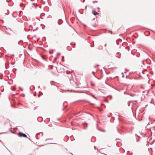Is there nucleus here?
Returning a JSON list of instances; mask_svg holds the SVG:
<instances>
[{
    "mask_svg": "<svg viewBox=\"0 0 155 155\" xmlns=\"http://www.w3.org/2000/svg\"><path fill=\"white\" fill-rule=\"evenodd\" d=\"M18 136L20 137H27V135L25 134L22 132H19L18 134Z\"/></svg>",
    "mask_w": 155,
    "mask_h": 155,
    "instance_id": "obj_1",
    "label": "nucleus"
},
{
    "mask_svg": "<svg viewBox=\"0 0 155 155\" xmlns=\"http://www.w3.org/2000/svg\"><path fill=\"white\" fill-rule=\"evenodd\" d=\"M12 16L14 18H16L17 16V14L16 12H14L12 14Z\"/></svg>",
    "mask_w": 155,
    "mask_h": 155,
    "instance_id": "obj_2",
    "label": "nucleus"
},
{
    "mask_svg": "<svg viewBox=\"0 0 155 155\" xmlns=\"http://www.w3.org/2000/svg\"><path fill=\"white\" fill-rule=\"evenodd\" d=\"M92 13L94 15H97L99 14L98 13L96 12H95L94 10H93L92 11Z\"/></svg>",
    "mask_w": 155,
    "mask_h": 155,
    "instance_id": "obj_3",
    "label": "nucleus"
},
{
    "mask_svg": "<svg viewBox=\"0 0 155 155\" xmlns=\"http://www.w3.org/2000/svg\"><path fill=\"white\" fill-rule=\"evenodd\" d=\"M63 21L62 20L60 19L58 21V23L59 25L63 23Z\"/></svg>",
    "mask_w": 155,
    "mask_h": 155,
    "instance_id": "obj_4",
    "label": "nucleus"
},
{
    "mask_svg": "<svg viewBox=\"0 0 155 155\" xmlns=\"http://www.w3.org/2000/svg\"><path fill=\"white\" fill-rule=\"evenodd\" d=\"M116 57L120 58V54L119 53H117Z\"/></svg>",
    "mask_w": 155,
    "mask_h": 155,
    "instance_id": "obj_5",
    "label": "nucleus"
},
{
    "mask_svg": "<svg viewBox=\"0 0 155 155\" xmlns=\"http://www.w3.org/2000/svg\"><path fill=\"white\" fill-rule=\"evenodd\" d=\"M97 129L98 130H99L101 131H102V132H105V130H102V129H101V128H97Z\"/></svg>",
    "mask_w": 155,
    "mask_h": 155,
    "instance_id": "obj_6",
    "label": "nucleus"
},
{
    "mask_svg": "<svg viewBox=\"0 0 155 155\" xmlns=\"http://www.w3.org/2000/svg\"><path fill=\"white\" fill-rule=\"evenodd\" d=\"M23 42V41L22 40H21L20 41H19L18 42V44L19 45H23L22 44H20V43L21 42V43H22Z\"/></svg>",
    "mask_w": 155,
    "mask_h": 155,
    "instance_id": "obj_7",
    "label": "nucleus"
},
{
    "mask_svg": "<svg viewBox=\"0 0 155 155\" xmlns=\"http://www.w3.org/2000/svg\"><path fill=\"white\" fill-rule=\"evenodd\" d=\"M84 125H86V126H84V129H86V128H87V123L86 122H84Z\"/></svg>",
    "mask_w": 155,
    "mask_h": 155,
    "instance_id": "obj_8",
    "label": "nucleus"
},
{
    "mask_svg": "<svg viewBox=\"0 0 155 155\" xmlns=\"http://www.w3.org/2000/svg\"><path fill=\"white\" fill-rule=\"evenodd\" d=\"M40 135V133H37L36 134V138H37L38 139H39V138L38 137V135Z\"/></svg>",
    "mask_w": 155,
    "mask_h": 155,
    "instance_id": "obj_9",
    "label": "nucleus"
},
{
    "mask_svg": "<svg viewBox=\"0 0 155 155\" xmlns=\"http://www.w3.org/2000/svg\"><path fill=\"white\" fill-rule=\"evenodd\" d=\"M149 73L151 75H153V71H150L149 72Z\"/></svg>",
    "mask_w": 155,
    "mask_h": 155,
    "instance_id": "obj_10",
    "label": "nucleus"
},
{
    "mask_svg": "<svg viewBox=\"0 0 155 155\" xmlns=\"http://www.w3.org/2000/svg\"><path fill=\"white\" fill-rule=\"evenodd\" d=\"M64 56H62V61H64Z\"/></svg>",
    "mask_w": 155,
    "mask_h": 155,
    "instance_id": "obj_11",
    "label": "nucleus"
},
{
    "mask_svg": "<svg viewBox=\"0 0 155 155\" xmlns=\"http://www.w3.org/2000/svg\"><path fill=\"white\" fill-rule=\"evenodd\" d=\"M147 71V69H143V72L144 71Z\"/></svg>",
    "mask_w": 155,
    "mask_h": 155,
    "instance_id": "obj_12",
    "label": "nucleus"
},
{
    "mask_svg": "<svg viewBox=\"0 0 155 155\" xmlns=\"http://www.w3.org/2000/svg\"><path fill=\"white\" fill-rule=\"evenodd\" d=\"M66 73H67V74H70L71 73V72H70V71H66Z\"/></svg>",
    "mask_w": 155,
    "mask_h": 155,
    "instance_id": "obj_13",
    "label": "nucleus"
},
{
    "mask_svg": "<svg viewBox=\"0 0 155 155\" xmlns=\"http://www.w3.org/2000/svg\"><path fill=\"white\" fill-rule=\"evenodd\" d=\"M24 5V4L23 3H22L20 4V6L22 7Z\"/></svg>",
    "mask_w": 155,
    "mask_h": 155,
    "instance_id": "obj_14",
    "label": "nucleus"
},
{
    "mask_svg": "<svg viewBox=\"0 0 155 155\" xmlns=\"http://www.w3.org/2000/svg\"><path fill=\"white\" fill-rule=\"evenodd\" d=\"M98 2L97 1H93V2L94 3L95 2Z\"/></svg>",
    "mask_w": 155,
    "mask_h": 155,
    "instance_id": "obj_15",
    "label": "nucleus"
},
{
    "mask_svg": "<svg viewBox=\"0 0 155 155\" xmlns=\"http://www.w3.org/2000/svg\"><path fill=\"white\" fill-rule=\"evenodd\" d=\"M144 60H143V61H142V64L144 65H145V64L144 63Z\"/></svg>",
    "mask_w": 155,
    "mask_h": 155,
    "instance_id": "obj_16",
    "label": "nucleus"
},
{
    "mask_svg": "<svg viewBox=\"0 0 155 155\" xmlns=\"http://www.w3.org/2000/svg\"><path fill=\"white\" fill-rule=\"evenodd\" d=\"M109 32L111 34H112L113 33V32L111 31L110 30L109 31Z\"/></svg>",
    "mask_w": 155,
    "mask_h": 155,
    "instance_id": "obj_17",
    "label": "nucleus"
},
{
    "mask_svg": "<svg viewBox=\"0 0 155 155\" xmlns=\"http://www.w3.org/2000/svg\"><path fill=\"white\" fill-rule=\"evenodd\" d=\"M92 97H94V98H95V99H96V97H95V96H94V95H92Z\"/></svg>",
    "mask_w": 155,
    "mask_h": 155,
    "instance_id": "obj_18",
    "label": "nucleus"
},
{
    "mask_svg": "<svg viewBox=\"0 0 155 155\" xmlns=\"http://www.w3.org/2000/svg\"><path fill=\"white\" fill-rule=\"evenodd\" d=\"M127 104L128 106H130V103L129 102H128Z\"/></svg>",
    "mask_w": 155,
    "mask_h": 155,
    "instance_id": "obj_19",
    "label": "nucleus"
},
{
    "mask_svg": "<svg viewBox=\"0 0 155 155\" xmlns=\"http://www.w3.org/2000/svg\"><path fill=\"white\" fill-rule=\"evenodd\" d=\"M12 90H13V91L15 90V88L14 87H13V88L12 89Z\"/></svg>",
    "mask_w": 155,
    "mask_h": 155,
    "instance_id": "obj_20",
    "label": "nucleus"
},
{
    "mask_svg": "<svg viewBox=\"0 0 155 155\" xmlns=\"http://www.w3.org/2000/svg\"><path fill=\"white\" fill-rule=\"evenodd\" d=\"M19 88L20 89V90L21 91H23V89L21 88L20 87H19Z\"/></svg>",
    "mask_w": 155,
    "mask_h": 155,
    "instance_id": "obj_21",
    "label": "nucleus"
},
{
    "mask_svg": "<svg viewBox=\"0 0 155 155\" xmlns=\"http://www.w3.org/2000/svg\"><path fill=\"white\" fill-rule=\"evenodd\" d=\"M118 40H119V41H122V40H121V39H120H120H118Z\"/></svg>",
    "mask_w": 155,
    "mask_h": 155,
    "instance_id": "obj_22",
    "label": "nucleus"
},
{
    "mask_svg": "<svg viewBox=\"0 0 155 155\" xmlns=\"http://www.w3.org/2000/svg\"><path fill=\"white\" fill-rule=\"evenodd\" d=\"M116 42H117V45H119V44L118 42H117V41H116Z\"/></svg>",
    "mask_w": 155,
    "mask_h": 155,
    "instance_id": "obj_23",
    "label": "nucleus"
},
{
    "mask_svg": "<svg viewBox=\"0 0 155 155\" xmlns=\"http://www.w3.org/2000/svg\"><path fill=\"white\" fill-rule=\"evenodd\" d=\"M74 46L73 47V48H74L75 47V43H74Z\"/></svg>",
    "mask_w": 155,
    "mask_h": 155,
    "instance_id": "obj_24",
    "label": "nucleus"
},
{
    "mask_svg": "<svg viewBox=\"0 0 155 155\" xmlns=\"http://www.w3.org/2000/svg\"><path fill=\"white\" fill-rule=\"evenodd\" d=\"M9 12H8V13H5L7 15H8L9 14Z\"/></svg>",
    "mask_w": 155,
    "mask_h": 155,
    "instance_id": "obj_25",
    "label": "nucleus"
},
{
    "mask_svg": "<svg viewBox=\"0 0 155 155\" xmlns=\"http://www.w3.org/2000/svg\"><path fill=\"white\" fill-rule=\"evenodd\" d=\"M10 1H8V0H6V2H9Z\"/></svg>",
    "mask_w": 155,
    "mask_h": 155,
    "instance_id": "obj_26",
    "label": "nucleus"
},
{
    "mask_svg": "<svg viewBox=\"0 0 155 155\" xmlns=\"http://www.w3.org/2000/svg\"><path fill=\"white\" fill-rule=\"evenodd\" d=\"M2 79H3V78L2 77H1V78L0 77V79L2 80Z\"/></svg>",
    "mask_w": 155,
    "mask_h": 155,
    "instance_id": "obj_27",
    "label": "nucleus"
},
{
    "mask_svg": "<svg viewBox=\"0 0 155 155\" xmlns=\"http://www.w3.org/2000/svg\"><path fill=\"white\" fill-rule=\"evenodd\" d=\"M32 5H35V3H32Z\"/></svg>",
    "mask_w": 155,
    "mask_h": 155,
    "instance_id": "obj_28",
    "label": "nucleus"
},
{
    "mask_svg": "<svg viewBox=\"0 0 155 155\" xmlns=\"http://www.w3.org/2000/svg\"><path fill=\"white\" fill-rule=\"evenodd\" d=\"M125 70H126V71H129V70H127V69H125Z\"/></svg>",
    "mask_w": 155,
    "mask_h": 155,
    "instance_id": "obj_29",
    "label": "nucleus"
},
{
    "mask_svg": "<svg viewBox=\"0 0 155 155\" xmlns=\"http://www.w3.org/2000/svg\"><path fill=\"white\" fill-rule=\"evenodd\" d=\"M32 26L31 25H30L29 26V27H32Z\"/></svg>",
    "mask_w": 155,
    "mask_h": 155,
    "instance_id": "obj_30",
    "label": "nucleus"
},
{
    "mask_svg": "<svg viewBox=\"0 0 155 155\" xmlns=\"http://www.w3.org/2000/svg\"><path fill=\"white\" fill-rule=\"evenodd\" d=\"M51 85H53V84H52V83H51Z\"/></svg>",
    "mask_w": 155,
    "mask_h": 155,
    "instance_id": "obj_31",
    "label": "nucleus"
},
{
    "mask_svg": "<svg viewBox=\"0 0 155 155\" xmlns=\"http://www.w3.org/2000/svg\"><path fill=\"white\" fill-rule=\"evenodd\" d=\"M60 53H58V55H60Z\"/></svg>",
    "mask_w": 155,
    "mask_h": 155,
    "instance_id": "obj_32",
    "label": "nucleus"
},
{
    "mask_svg": "<svg viewBox=\"0 0 155 155\" xmlns=\"http://www.w3.org/2000/svg\"><path fill=\"white\" fill-rule=\"evenodd\" d=\"M112 98V97L111 96H110V99H111Z\"/></svg>",
    "mask_w": 155,
    "mask_h": 155,
    "instance_id": "obj_33",
    "label": "nucleus"
},
{
    "mask_svg": "<svg viewBox=\"0 0 155 155\" xmlns=\"http://www.w3.org/2000/svg\"><path fill=\"white\" fill-rule=\"evenodd\" d=\"M107 45L106 44H105V45H104V46L105 47H106V46Z\"/></svg>",
    "mask_w": 155,
    "mask_h": 155,
    "instance_id": "obj_34",
    "label": "nucleus"
},
{
    "mask_svg": "<svg viewBox=\"0 0 155 155\" xmlns=\"http://www.w3.org/2000/svg\"><path fill=\"white\" fill-rule=\"evenodd\" d=\"M87 6H85V9H86V8H87Z\"/></svg>",
    "mask_w": 155,
    "mask_h": 155,
    "instance_id": "obj_35",
    "label": "nucleus"
},
{
    "mask_svg": "<svg viewBox=\"0 0 155 155\" xmlns=\"http://www.w3.org/2000/svg\"><path fill=\"white\" fill-rule=\"evenodd\" d=\"M92 26H93V27H94V24H93V25H92Z\"/></svg>",
    "mask_w": 155,
    "mask_h": 155,
    "instance_id": "obj_36",
    "label": "nucleus"
},
{
    "mask_svg": "<svg viewBox=\"0 0 155 155\" xmlns=\"http://www.w3.org/2000/svg\"><path fill=\"white\" fill-rule=\"evenodd\" d=\"M39 38L38 39H37V40L38 41L39 40Z\"/></svg>",
    "mask_w": 155,
    "mask_h": 155,
    "instance_id": "obj_37",
    "label": "nucleus"
},
{
    "mask_svg": "<svg viewBox=\"0 0 155 155\" xmlns=\"http://www.w3.org/2000/svg\"><path fill=\"white\" fill-rule=\"evenodd\" d=\"M94 149H96L95 146H94Z\"/></svg>",
    "mask_w": 155,
    "mask_h": 155,
    "instance_id": "obj_38",
    "label": "nucleus"
},
{
    "mask_svg": "<svg viewBox=\"0 0 155 155\" xmlns=\"http://www.w3.org/2000/svg\"><path fill=\"white\" fill-rule=\"evenodd\" d=\"M40 96V95H38V97H39Z\"/></svg>",
    "mask_w": 155,
    "mask_h": 155,
    "instance_id": "obj_39",
    "label": "nucleus"
},
{
    "mask_svg": "<svg viewBox=\"0 0 155 155\" xmlns=\"http://www.w3.org/2000/svg\"><path fill=\"white\" fill-rule=\"evenodd\" d=\"M64 108H63V110H64Z\"/></svg>",
    "mask_w": 155,
    "mask_h": 155,
    "instance_id": "obj_40",
    "label": "nucleus"
},
{
    "mask_svg": "<svg viewBox=\"0 0 155 155\" xmlns=\"http://www.w3.org/2000/svg\"><path fill=\"white\" fill-rule=\"evenodd\" d=\"M55 59L56 60V59H57V58H55Z\"/></svg>",
    "mask_w": 155,
    "mask_h": 155,
    "instance_id": "obj_41",
    "label": "nucleus"
},
{
    "mask_svg": "<svg viewBox=\"0 0 155 155\" xmlns=\"http://www.w3.org/2000/svg\"><path fill=\"white\" fill-rule=\"evenodd\" d=\"M124 77V75L122 76V77H123V78Z\"/></svg>",
    "mask_w": 155,
    "mask_h": 155,
    "instance_id": "obj_42",
    "label": "nucleus"
},
{
    "mask_svg": "<svg viewBox=\"0 0 155 155\" xmlns=\"http://www.w3.org/2000/svg\"><path fill=\"white\" fill-rule=\"evenodd\" d=\"M149 123H148V124H147V125H149Z\"/></svg>",
    "mask_w": 155,
    "mask_h": 155,
    "instance_id": "obj_43",
    "label": "nucleus"
},
{
    "mask_svg": "<svg viewBox=\"0 0 155 155\" xmlns=\"http://www.w3.org/2000/svg\"><path fill=\"white\" fill-rule=\"evenodd\" d=\"M73 43H71V44H72Z\"/></svg>",
    "mask_w": 155,
    "mask_h": 155,
    "instance_id": "obj_44",
    "label": "nucleus"
},
{
    "mask_svg": "<svg viewBox=\"0 0 155 155\" xmlns=\"http://www.w3.org/2000/svg\"><path fill=\"white\" fill-rule=\"evenodd\" d=\"M50 54L52 53H51V52H50Z\"/></svg>",
    "mask_w": 155,
    "mask_h": 155,
    "instance_id": "obj_45",
    "label": "nucleus"
},
{
    "mask_svg": "<svg viewBox=\"0 0 155 155\" xmlns=\"http://www.w3.org/2000/svg\"><path fill=\"white\" fill-rule=\"evenodd\" d=\"M94 73V71H93V72H92V73Z\"/></svg>",
    "mask_w": 155,
    "mask_h": 155,
    "instance_id": "obj_46",
    "label": "nucleus"
},
{
    "mask_svg": "<svg viewBox=\"0 0 155 155\" xmlns=\"http://www.w3.org/2000/svg\"><path fill=\"white\" fill-rule=\"evenodd\" d=\"M85 1V0H83V2H84V1Z\"/></svg>",
    "mask_w": 155,
    "mask_h": 155,
    "instance_id": "obj_47",
    "label": "nucleus"
},
{
    "mask_svg": "<svg viewBox=\"0 0 155 155\" xmlns=\"http://www.w3.org/2000/svg\"><path fill=\"white\" fill-rule=\"evenodd\" d=\"M11 131L12 132V130H11Z\"/></svg>",
    "mask_w": 155,
    "mask_h": 155,
    "instance_id": "obj_48",
    "label": "nucleus"
},
{
    "mask_svg": "<svg viewBox=\"0 0 155 155\" xmlns=\"http://www.w3.org/2000/svg\"><path fill=\"white\" fill-rule=\"evenodd\" d=\"M11 131L12 132V130H11Z\"/></svg>",
    "mask_w": 155,
    "mask_h": 155,
    "instance_id": "obj_49",
    "label": "nucleus"
},
{
    "mask_svg": "<svg viewBox=\"0 0 155 155\" xmlns=\"http://www.w3.org/2000/svg\"><path fill=\"white\" fill-rule=\"evenodd\" d=\"M14 69H15V70H16V68H15Z\"/></svg>",
    "mask_w": 155,
    "mask_h": 155,
    "instance_id": "obj_50",
    "label": "nucleus"
},
{
    "mask_svg": "<svg viewBox=\"0 0 155 155\" xmlns=\"http://www.w3.org/2000/svg\"><path fill=\"white\" fill-rule=\"evenodd\" d=\"M44 27H43V28H42V29H44Z\"/></svg>",
    "mask_w": 155,
    "mask_h": 155,
    "instance_id": "obj_51",
    "label": "nucleus"
},
{
    "mask_svg": "<svg viewBox=\"0 0 155 155\" xmlns=\"http://www.w3.org/2000/svg\"><path fill=\"white\" fill-rule=\"evenodd\" d=\"M44 27H43V28H42V29H44Z\"/></svg>",
    "mask_w": 155,
    "mask_h": 155,
    "instance_id": "obj_52",
    "label": "nucleus"
},
{
    "mask_svg": "<svg viewBox=\"0 0 155 155\" xmlns=\"http://www.w3.org/2000/svg\"><path fill=\"white\" fill-rule=\"evenodd\" d=\"M29 140H31L30 138H29Z\"/></svg>",
    "mask_w": 155,
    "mask_h": 155,
    "instance_id": "obj_53",
    "label": "nucleus"
},
{
    "mask_svg": "<svg viewBox=\"0 0 155 155\" xmlns=\"http://www.w3.org/2000/svg\"><path fill=\"white\" fill-rule=\"evenodd\" d=\"M33 0H31V1H33Z\"/></svg>",
    "mask_w": 155,
    "mask_h": 155,
    "instance_id": "obj_54",
    "label": "nucleus"
},
{
    "mask_svg": "<svg viewBox=\"0 0 155 155\" xmlns=\"http://www.w3.org/2000/svg\"><path fill=\"white\" fill-rule=\"evenodd\" d=\"M3 133H0V134H2Z\"/></svg>",
    "mask_w": 155,
    "mask_h": 155,
    "instance_id": "obj_55",
    "label": "nucleus"
},
{
    "mask_svg": "<svg viewBox=\"0 0 155 155\" xmlns=\"http://www.w3.org/2000/svg\"><path fill=\"white\" fill-rule=\"evenodd\" d=\"M38 118L37 119V120H38Z\"/></svg>",
    "mask_w": 155,
    "mask_h": 155,
    "instance_id": "obj_56",
    "label": "nucleus"
},
{
    "mask_svg": "<svg viewBox=\"0 0 155 155\" xmlns=\"http://www.w3.org/2000/svg\"><path fill=\"white\" fill-rule=\"evenodd\" d=\"M11 0H10V1H11Z\"/></svg>",
    "mask_w": 155,
    "mask_h": 155,
    "instance_id": "obj_57",
    "label": "nucleus"
}]
</instances>
